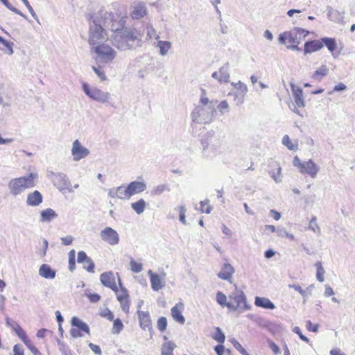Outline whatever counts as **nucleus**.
<instances>
[{"label": "nucleus", "instance_id": "37998d69", "mask_svg": "<svg viewBox=\"0 0 355 355\" xmlns=\"http://www.w3.org/2000/svg\"><path fill=\"white\" fill-rule=\"evenodd\" d=\"M309 229L313 232L320 234V229L319 225L316 223V217L313 216L309 224Z\"/></svg>", "mask_w": 355, "mask_h": 355}, {"label": "nucleus", "instance_id": "2f4dec72", "mask_svg": "<svg viewBox=\"0 0 355 355\" xmlns=\"http://www.w3.org/2000/svg\"><path fill=\"white\" fill-rule=\"evenodd\" d=\"M146 207V202L144 199H140L136 202L131 204V207L135 211L137 214H141L144 211Z\"/></svg>", "mask_w": 355, "mask_h": 355}, {"label": "nucleus", "instance_id": "0eeeda50", "mask_svg": "<svg viewBox=\"0 0 355 355\" xmlns=\"http://www.w3.org/2000/svg\"><path fill=\"white\" fill-rule=\"evenodd\" d=\"M49 177L52 181L54 186H55L60 191L68 190L71 185L67 175L62 173L51 172Z\"/></svg>", "mask_w": 355, "mask_h": 355}, {"label": "nucleus", "instance_id": "5fc2aeb1", "mask_svg": "<svg viewBox=\"0 0 355 355\" xmlns=\"http://www.w3.org/2000/svg\"><path fill=\"white\" fill-rule=\"evenodd\" d=\"M21 1H23L24 5L26 6V7L28 8V10L30 12L32 17L40 24L39 19H38L35 12L34 11L33 8L30 5L29 2L28 1V0H21Z\"/></svg>", "mask_w": 355, "mask_h": 355}, {"label": "nucleus", "instance_id": "338daca9", "mask_svg": "<svg viewBox=\"0 0 355 355\" xmlns=\"http://www.w3.org/2000/svg\"><path fill=\"white\" fill-rule=\"evenodd\" d=\"M146 30L147 37L150 40L155 35V30L151 25L148 26Z\"/></svg>", "mask_w": 355, "mask_h": 355}, {"label": "nucleus", "instance_id": "e433bc0d", "mask_svg": "<svg viewBox=\"0 0 355 355\" xmlns=\"http://www.w3.org/2000/svg\"><path fill=\"white\" fill-rule=\"evenodd\" d=\"M121 191H124V187L120 186L118 187L116 189H111L109 190L108 195L110 198H119L120 199H125L124 196H122L121 195H119V192H121Z\"/></svg>", "mask_w": 355, "mask_h": 355}, {"label": "nucleus", "instance_id": "7ed1b4c3", "mask_svg": "<svg viewBox=\"0 0 355 355\" xmlns=\"http://www.w3.org/2000/svg\"><path fill=\"white\" fill-rule=\"evenodd\" d=\"M37 177V174L31 173L28 175L10 180L8 184L10 193L16 197L24 193L26 189L35 187V180Z\"/></svg>", "mask_w": 355, "mask_h": 355}, {"label": "nucleus", "instance_id": "72a5a7b5", "mask_svg": "<svg viewBox=\"0 0 355 355\" xmlns=\"http://www.w3.org/2000/svg\"><path fill=\"white\" fill-rule=\"evenodd\" d=\"M286 36L287 40L290 44H299L300 43V38L298 37V33L295 31V29L292 31L286 32Z\"/></svg>", "mask_w": 355, "mask_h": 355}, {"label": "nucleus", "instance_id": "680f3d73", "mask_svg": "<svg viewBox=\"0 0 355 355\" xmlns=\"http://www.w3.org/2000/svg\"><path fill=\"white\" fill-rule=\"evenodd\" d=\"M24 349L23 347L19 345L16 344L13 347V355H24Z\"/></svg>", "mask_w": 355, "mask_h": 355}, {"label": "nucleus", "instance_id": "a211bd4d", "mask_svg": "<svg viewBox=\"0 0 355 355\" xmlns=\"http://www.w3.org/2000/svg\"><path fill=\"white\" fill-rule=\"evenodd\" d=\"M148 13L147 8L144 2H139L134 5L132 7V11L131 12V17L135 19H139Z\"/></svg>", "mask_w": 355, "mask_h": 355}, {"label": "nucleus", "instance_id": "3c124183", "mask_svg": "<svg viewBox=\"0 0 355 355\" xmlns=\"http://www.w3.org/2000/svg\"><path fill=\"white\" fill-rule=\"evenodd\" d=\"M232 85L237 89L241 92V94L244 95L246 94L248 91L247 86L241 81H239L237 83H232Z\"/></svg>", "mask_w": 355, "mask_h": 355}, {"label": "nucleus", "instance_id": "09e8293b", "mask_svg": "<svg viewBox=\"0 0 355 355\" xmlns=\"http://www.w3.org/2000/svg\"><path fill=\"white\" fill-rule=\"evenodd\" d=\"M230 342L233 345V346L242 354L247 355V351L242 347V345L235 339L232 338Z\"/></svg>", "mask_w": 355, "mask_h": 355}, {"label": "nucleus", "instance_id": "4468645a", "mask_svg": "<svg viewBox=\"0 0 355 355\" xmlns=\"http://www.w3.org/2000/svg\"><path fill=\"white\" fill-rule=\"evenodd\" d=\"M139 322L140 327L146 330V329L150 331V337H153V327L151 324V319L148 311H137Z\"/></svg>", "mask_w": 355, "mask_h": 355}, {"label": "nucleus", "instance_id": "f257e3e1", "mask_svg": "<svg viewBox=\"0 0 355 355\" xmlns=\"http://www.w3.org/2000/svg\"><path fill=\"white\" fill-rule=\"evenodd\" d=\"M119 23L117 26L114 22L110 26L111 31L114 32L111 36L112 45L120 51L135 49L141 46V37L139 33L134 28H123L121 21Z\"/></svg>", "mask_w": 355, "mask_h": 355}, {"label": "nucleus", "instance_id": "58836bf2", "mask_svg": "<svg viewBox=\"0 0 355 355\" xmlns=\"http://www.w3.org/2000/svg\"><path fill=\"white\" fill-rule=\"evenodd\" d=\"M130 265V270L135 273H139L143 270L142 263L135 261L133 259H131Z\"/></svg>", "mask_w": 355, "mask_h": 355}, {"label": "nucleus", "instance_id": "6e6552de", "mask_svg": "<svg viewBox=\"0 0 355 355\" xmlns=\"http://www.w3.org/2000/svg\"><path fill=\"white\" fill-rule=\"evenodd\" d=\"M101 239L111 245L119 243V236L117 232L110 227H106L100 232Z\"/></svg>", "mask_w": 355, "mask_h": 355}, {"label": "nucleus", "instance_id": "603ef678", "mask_svg": "<svg viewBox=\"0 0 355 355\" xmlns=\"http://www.w3.org/2000/svg\"><path fill=\"white\" fill-rule=\"evenodd\" d=\"M288 288H293L295 291L299 292L300 294L303 297L304 300L307 299L306 291L303 290L300 286L296 284H289Z\"/></svg>", "mask_w": 355, "mask_h": 355}, {"label": "nucleus", "instance_id": "69168bd1", "mask_svg": "<svg viewBox=\"0 0 355 355\" xmlns=\"http://www.w3.org/2000/svg\"><path fill=\"white\" fill-rule=\"evenodd\" d=\"M92 69L101 80H105L106 76L103 71H101L98 68H96L95 67H92Z\"/></svg>", "mask_w": 355, "mask_h": 355}, {"label": "nucleus", "instance_id": "79ce46f5", "mask_svg": "<svg viewBox=\"0 0 355 355\" xmlns=\"http://www.w3.org/2000/svg\"><path fill=\"white\" fill-rule=\"evenodd\" d=\"M123 327V324L120 319L117 318L114 320L113 322L112 333L116 334H119Z\"/></svg>", "mask_w": 355, "mask_h": 355}, {"label": "nucleus", "instance_id": "c756f323", "mask_svg": "<svg viewBox=\"0 0 355 355\" xmlns=\"http://www.w3.org/2000/svg\"><path fill=\"white\" fill-rule=\"evenodd\" d=\"M320 42L323 44V46L325 45L331 52H333L337 47L334 38L323 37L321 39Z\"/></svg>", "mask_w": 355, "mask_h": 355}, {"label": "nucleus", "instance_id": "49530a36", "mask_svg": "<svg viewBox=\"0 0 355 355\" xmlns=\"http://www.w3.org/2000/svg\"><path fill=\"white\" fill-rule=\"evenodd\" d=\"M165 191H169V189L166 184H159L153 188L152 193L154 195H160Z\"/></svg>", "mask_w": 355, "mask_h": 355}, {"label": "nucleus", "instance_id": "f3484780", "mask_svg": "<svg viewBox=\"0 0 355 355\" xmlns=\"http://www.w3.org/2000/svg\"><path fill=\"white\" fill-rule=\"evenodd\" d=\"M77 261L79 263H88L87 266H83L84 269L87 270L89 272H94V263L90 257H87L84 251H80L78 253Z\"/></svg>", "mask_w": 355, "mask_h": 355}, {"label": "nucleus", "instance_id": "b1692460", "mask_svg": "<svg viewBox=\"0 0 355 355\" xmlns=\"http://www.w3.org/2000/svg\"><path fill=\"white\" fill-rule=\"evenodd\" d=\"M57 217L58 214L51 208L44 209L40 213V220L43 223L50 222Z\"/></svg>", "mask_w": 355, "mask_h": 355}, {"label": "nucleus", "instance_id": "ea45409f", "mask_svg": "<svg viewBox=\"0 0 355 355\" xmlns=\"http://www.w3.org/2000/svg\"><path fill=\"white\" fill-rule=\"evenodd\" d=\"M216 334L213 336V338L218 342L219 343H223L225 340V336L219 327H216Z\"/></svg>", "mask_w": 355, "mask_h": 355}, {"label": "nucleus", "instance_id": "bf43d9fd", "mask_svg": "<svg viewBox=\"0 0 355 355\" xmlns=\"http://www.w3.org/2000/svg\"><path fill=\"white\" fill-rule=\"evenodd\" d=\"M101 315L103 318H107L110 321L114 320V315L112 313V311L108 309H106L104 311H101Z\"/></svg>", "mask_w": 355, "mask_h": 355}, {"label": "nucleus", "instance_id": "423d86ee", "mask_svg": "<svg viewBox=\"0 0 355 355\" xmlns=\"http://www.w3.org/2000/svg\"><path fill=\"white\" fill-rule=\"evenodd\" d=\"M94 51L97 54L98 58L105 63L112 62L116 55V51L111 46L105 44L96 46Z\"/></svg>", "mask_w": 355, "mask_h": 355}, {"label": "nucleus", "instance_id": "2eb2a0df", "mask_svg": "<svg viewBox=\"0 0 355 355\" xmlns=\"http://www.w3.org/2000/svg\"><path fill=\"white\" fill-rule=\"evenodd\" d=\"M100 280L103 286L111 288L114 292H117L118 288L115 283V277L113 272L109 271L102 273L100 276Z\"/></svg>", "mask_w": 355, "mask_h": 355}, {"label": "nucleus", "instance_id": "c03bdc74", "mask_svg": "<svg viewBox=\"0 0 355 355\" xmlns=\"http://www.w3.org/2000/svg\"><path fill=\"white\" fill-rule=\"evenodd\" d=\"M76 268L75 263V250H72L69 253V268L70 271H73Z\"/></svg>", "mask_w": 355, "mask_h": 355}, {"label": "nucleus", "instance_id": "412c9836", "mask_svg": "<svg viewBox=\"0 0 355 355\" xmlns=\"http://www.w3.org/2000/svg\"><path fill=\"white\" fill-rule=\"evenodd\" d=\"M323 44L319 40L307 41L304 44V54L311 53L321 49Z\"/></svg>", "mask_w": 355, "mask_h": 355}, {"label": "nucleus", "instance_id": "aec40b11", "mask_svg": "<svg viewBox=\"0 0 355 355\" xmlns=\"http://www.w3.org/2000/svg\"><path fill=\"white\" fill-rule=\"evenodd\" d=\"M39 275L45 279H52L55 277L56 271L46 263L42 264L39 268Z\"/></svg>", "mask_w": 355, "mask_h": 355}, {"label": "nucleus", "instance_id": "052dcab7", "mask_svg": "<svg viewBox=\"0 0 355 355\" xmlns=\"http://www.w3.org/2000/svg\"><path fill=\"white\" fill-rule=\"evenodd\" d=\"M180 211V220L183 223L186 224V219H185V213L187 211V209L185 206L182 205L179 207Z\"/></svg>", "mask_w": 355, "mask_h": 355}, {"label": "nucleus", "instance_id": "864d4df0", "mask_svg": "<svg viewBox=\"0 0 355 355\" xmlns=\"http://www.w3.org/2000/svg\"><path fill=\"white\" fill-rule=\"evenodd\" d=\"M23 343L34 355L39 354V350L32 344L31 341L28 338L25 340V341H23Z\"/></svg>", "mask_w": 355, "mask_h": 355}, {"label": "nucleus", "instance_id": "dca6fc26", "mask_svg": "<svg viewBox=\"0 0 355 355\" xmlns=\"http://www.w3.org/2000/svg\"><path fill=\"white\" fill-rule=\"evenodd\" d=\"M320 168L313 162L312 159L304 162L300 172L302 174H308L312 178H315L318 173Z\"/></svg>", "mask_w": 355, "mask_h": 355}, {"label": "nucleus", "instance_id": "de8ad7c7", "mask_svg": "<svg viewBox=\"0 0 355 355\" xmlns=\"http://www.w3.org/2000/svg\"><path fill=\"white\" fill-rule=\"evenodd\" d=\"M216 302L221 306H225L227 302V297L222 292L218 291L216 295Z\"/></svg>", "mask_w": 355, "mask_h": 355}, {"label": "nucleus", "instance_id": "0e129e2a", "mask_svg": "<svg viewBox=\"0 0 355 355\" xmlns=\"http://www.w3.org/2000/svg\"><path fill=\"white\" fill-rule=\"evenodd\" d=\"M89 347L96 354L101 355V349L98 345H94L92 343H89Z\"/></svg>", "mask_w": 355, "mask_h": 355}, {"label": "nucleus", "instance_id": "393cba45", "mask_svg": "<svg viewBox=\"0 0 355 355\" xmlns=\"http://www.w3.org/2000/svg\"><path fill=\"white\" fill-rule=\"evenodd\" d=\"M230 64L229 62L225 63L218 70L220 73V83H227L230 79V73H229Z\"/></svg>", "mask_w": 355, "mask_h": 355}, {"label": "nucleus", "instance_id": "f03ea898", "mask_svg": "<svg viewBox=\"0 0 355 355\" xmlns=\"http://www.w3.org/2000/svg\"><path fill=\"white\" fill-rule=\"evenodd\" d=\"M113 17L112 12H105L104 15L102 12H98L92 16L88 40L90 44L94 45L107 39L105 28H108L107 20L112 22Z\"/></svg>", "mask_w": 355, "mask_h": 355}, {"label": "nucleus", "instance_id": "39448f33", "mask_svg": "<svg viewBox=\"0 0 355 355\" xmlns=\"http://www.w3.org/2000/svg\"><path fill=\"white\" fill-rule=\"evenodd\" d=\"M83 89L90 98L102 103H107L111 97L110 93L101 91L96 87L91 88L86 83H83Z\"/></svg>", "mask_w": 355, "mask_h": 355}, {"label": "nucleus", "instance_id": "bb28decb", "mask_svg": "<svg viewBox=\"0 0 355 355\" xmlns=\"http://www.w3.org/2000/svg\"><path fill=\"white\" fill-rule=\"evenodd\" d=\"M150 283L153 290L155 291H158L165 286L164 282L161 279L158 275L152 277Z\"/></svg>", "mask_w": 355, "mask_h": 355}, {"label": "nucleus", "instance_id": "20e7f679", "mask_svg": "<svg viewBox=\"0 0 355 355\" xmlns=\"http://www.w3.org/2000/svg\"><path fill=\"white\" fill-rule=\"evenodd\" d=\"M215 112L214 105L197 106L191 112V118L195 123L207 124L213 120Z\"/></svg>", "mask_w": 355, "mask_h": 355}, {"label": "nucleus", "instance_id": "1a4fd4ad", "mask_svg": "<svg viewBox=\"0 0 355 355\" xmlns=\"http://www.w3.org/2000/svg\"><path fill=\"white\" fill-rule=\"evenodd\" d=\"M71 325L73 327H76V328H72L70 330V335L73 338L81 337L83 335L80 334V331L85 332L87 334H89V326L81 320L76 317H73L71 319Z\"/></svg>", "mask_w": 355, "mask_h": 355}, {"label": "nucleus", "instance_id": "8fccbe9b", "mask_svg": "<svg viewBox=\"0 0 355 355\" xmlns=\"http://www.w3.org/2000/svg\"><path fill=\"white\" fill-rule=\"evenodd\" d=\"M209 200H205L200 202V211L206 214H210L211 207L209 205Z\"/></svg>", "mask_w": 355, "mask_h": 355}, {"label": "nucleus", "instance_id": "4be33fe9", "mask_svg": "<svg viewBox=\"0 0 355 355\" xmlns=\"http://www.w3.org/2000/svg\"><path fill=\"white\" fill-rule=\"evenodd\" d=\"M234 272V269L230 263H224L221 271L218 274V277L221 279L229 281Z\"/></svg>", "mask_w": 355, "mask_h": 355}, {"label": "nucleus", "instance_id": "cd10ccee", "mask_svg": "<svg viewBox=\"0 0 355 355\" xmlns=\"http://www.w3.org/2000/svg\"><path fill=\"white\" fill-rule=\"evenodd\" d=\"M178 307V304H176L171 309V315L176 322L182 324L185 322V318L182 314L181 311L179 310Z\"/></svg>", "mask_w": 355, "mask_h": 355}, {"label": "nucleus", "instance_id": "7c9ffc66", "mask_svg": "<svg viewBox=\"0 0 355 355\" xmlns=\"http://www.w3.org/2000/svg\"><path fill=\"white\" fill-rule=\"evenodd\" d=\"M12 329L22 341H25V340L28 338L26 332L19 324L14 322V325H12Z\"/></svg>", "mask_w": 355, "mask_h": 355}, {"label": "nucleus", "instance_id": "c9c22d12", "mask_svg": "<svg viewBox=\"0 0 355 355\" xmlns=\"http://www.w3.org/2000/svg\"><path fill=\"white\" fill-rule=\"evenodd\" d=\"M316 267V278L320 282H323L324 281V269L322 267V263L318 261L315 264Z\"/></svg>", "mask_w": 355, "mask_h": 355}, {"label": "nucleus", "instance_id": "6ab92c4d", "mask_svg": "<svg viewBox=\"0 0 355 355\" xmlns=\"http://www.w3.org/2000/svg\"><path fill=\"white\" fill-rule=\"evenodd\" d=\"M43 200V196L39 191H34L28 194L26 205L31 207L40 205Z\"/></svg>", "mask_w": 355, "mask_h": 355}, {"label": "nucleus", "instance_id": "5701e85b", "mask_svg": "<svg viewBox=\"0 0 355 355\" xmlns=\"http://www.w3.org/2000/svg\"><path fill=\"white\" fill-rule=\"evenodd\" d=\"M254 304L261 308L266 309H274L275 305L269 299L263 297H256L254 299Z\"/></svg>", "mask_w": 355, "mask_h": 355}, {"label": "nucleus", "instance_id": "4c0bfd02", "mask_svg": "<svg viewBox=\"0 0 355 355\" xmlns=\"http://www.w3.org/2000/svg\"><path fill=\"white\" fill-rule=\"evenodd\" d=\"M217 110L220 113V114H225V113H228L230 110V106L227 101L224 100L221 101L217 106Z\"/></svg>", "mask_w": 355, "mask_h": 355}, {"label": "nucleus", "instance_id": "f8f14e48", "mask_svg": "<svg viewBox=\"0 0 355 355\" xmlns=\"http://www.w3.org/2000/svg\"><path fill=\"white\" fill-rule=\"evenodd\" d=\"M71 154L74 161H79L87 157L89 154V150L82 146L78 139H76L73 143Z\"/></svg>", "mask_w": 355, "mask_h": 355}, {"label": "nucleus", "instance_id": "774afa93", "mask_svg": "<svg viewBox=\"0 0 355 355\" xmlns=\"http://www.w3.org/2000/svg\"><path fill=\"white\" fill-rule=\"evenodd\" d=\"M73 238L71 236H67L65 237L61 238L62 243L64 245H69L71 244Z\"/></svg>", "mask_w": 355, "mask_h": 355}, {"label": "nucleus", "instance_id": "ddd939ff", "mask_svg": "<svg viewBox=\"0 0 355 355\" xmlns=\"http://www.w3.org/2000/svg\"><path fill=\"white\" fill-rule=\"evenodd\" d=\"M291 89L293 94L294 101H295V109H293V112L296 113L297 115L302 116L299 110L296 108L297 107H304L305 106V101L303 98V90L300 88L295 87L294 85H291Z\"/></svg>", "mask_w": 355, "mask_h": 355}, {"label": "nucleus", "instance_id": "9b49d317", "mask_svg": "<svg viewBox=\"0 0 355 355\" xmlns=\"http://www.w3.org/2000/svg\"><path fill=\"white\" fill-rule=\"evenodd\" d=\"M230 298L232 299L234 302L239 306L240 312L249 310L251 308L250 305L247 304L246 297L242 291L236 290L230 296Z\"/></svg>", "mask_w": 355, "mask_h": 355}, {"label": "nucleus", "instance_id": "6e6d98bb", "mask_svg": "<svg viewBox=\"0 0 355 355\" xmlns=\"http://www.w3.org/2000/svg\"><path fill=\"white\" fill-rule=\"evenodd\" d=\"M85 295L92 303H96L101 300V296L97 293H85Z\"/></svg>", "mask_w": 355, "mask_h": 355}, {"label": "nucleus", "instance_id": "a878e982", "mask_svg": "<svg viewBox=\"0 0 355 355\" xmlns=\"http://www.w3.org/2000/svg\"><path fill=\"white\" fill-rule=\"evenodd\" d=\"M176 347V345L171 342L167 341L165 342L161 349V354L162 355H173V351Z\"/></svg>", "mask_w": 355, "mask_h": 355}, {"label": "nucleus", "instance_id": "e2e57ef3", "mask_svg": "<svg viewBox=\"0 0 355 355\" xmlns=\"http://www.w3.org/2000/svg\"><path fill=\"white\" fill-rule=\"evenodd\" d=\"M293 331L297 334L301 340H302L303 341H305L306 343H309V339L306 337L305 336H304L300 329V327H295L294 329H293Z\"/></svg>", "mask_w": 355, "mask_h": 355}, {"label": "nucleus", "instance_id": "9d476101", "mask_svg": "<svg viewBox=\"0 0 355 355\" xmlns=\"http://www.w3.org/2000/svg\"><path fill=\"white\" fill-rule=\"evenodd\" d=\"M146 189V184L143 182L134 181L130 182L127 187H124V198L129 199L132 196L141 193Z\"/></svg>", "mask_w": 355, "mask_h": 355}, {"label": "nucleus", "instance_id": "a19ab883", "mask_svg": "<svg viewBox=\"0 0 355 355\" xmlns=\"http://www.w3.org/2000/svg\"><path fill=\"white\" fill-rule=\"evenodd\" d=\"M282 144L286 146L289 150H297V144H293L289 137L285 135L282 139Z\"/></svg>", "mask_w": 355, "mask_h": 355}, {"label": "nucleus", "instance_id": "4d7b16f0", "mask_svg": "<svg viewBox=\"0 0 355 355\" xmlns=\"http://www.w3.org/2000/svg\"><path fill=\"white\" fill-rule=\"evenodd\" d=\"M277 235L279 236H280V237L286 236V237H288V238H289V239H291L292 240L294 239V235L287 232L286 230L284 228H282V229L277 230Z\"/></svg>", "mask_w": 355, "mask_h": 355}, {"label": "nucleus", "instance_id": "13d9d810", "mask_svg": "<svg viewBox=\"0 0 355 355\" xmlns=\"http://www.w3.org/2000/svg\"><path fill=\"white\" fill-rule=\"evenodd\" d=\"M306 329L312 332H318L319 325L318 324H313L310 320H307L306 322Z\"/></svg>", "mask_w": 355, "mask_h": 355}, {"label": "nucleus", "instance_id": "a18cd8bd", "mask_svg": "<svg viewBox=\"0 0 355 355\" xmlns=\"http://www.w3.org/2000/svg\"><path fill=\"white\" fill-rule=\"evenodd\" d=\"M167 327V319L166 317H161L157 320V329L163 332L166 329Z\"/></svg>", "mask_w": 355, "mask_h": 355}, {"label": "nucleus", "instance_id": "c85d7f7f", "mask_svg": "<svg viewBox=\"0 0 355 355\" xmlns=\"http://www.w3.org/2000/svg\"><path fill=\"white\" fill-rule=\"evenodd\" d=\"M329 73V68L326 65H322L320 68H318L312 76V78L318 80V81L321 80L323 76H325Z\"/></svg>", "mask_w": 355, "mask_h": 355}, {"label": "nucleus", "instance_id": "473e14b6", "mask_svg": "<svg viewBox=\"0 0 355 355\" xmlns=\"http://www.w3.org/2000/svg\"><path fill=\"white\" fill-rule=\"evenodd\" d=\"M157 46L159 48V53L162 55H166L171 48V43L168 41H158Z\"/></svg>", "mask_w": 355, "mask_h": 355}, {"label": "nucleus", "instance_id": "f704fd0d", "mask_svg": "<svg viewBox=\"0 0 355 355\" xmlns=\"http://www.w3.org/2000/svg\"><path fill=\"white\" fill-rule=\"evenodd\" d=\"M116 275L118 276L119 284V286L121 287V290L122 291V293L117 296V300H118L119 302H120V301H129L128 300V291H127V289L125 287H123L122 286V284H121V279H120V277H119V274L116 273Z\"/></svg>", "mask_w": 355, "mask_h": 355}]
</instances>
